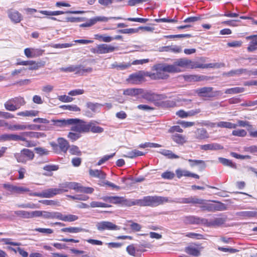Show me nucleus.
<instances>
[{"label": "nucleus", "instance_id": "obj_1", "mask_svg": "<svg viewBox=\"0 0 257 257\" xmlns=\"http://www.w3.org/2000/svg\"><path fill=\"white\" fill-rule=\"evenodd\" d=\"M153 68L156 71V73L149 75V76L153 79H165L169 77V75L165 72L174 73L179 71V68L175 66L162 63L154 65Z\"/></svg>", "mask_w": 257, "mask_h": 257}, {"label": "nucleus", "instance_id": "obj_2", "mask_svg": "<svg viewBox=\"0 0 257 257\" xmlns=\"http://www.w3.org/2000/svg\"><path fill=\"white\" fill-rule=\"evenodd\" d=\"M167 197L147 196L142 199H137V205L140 206L156 207L168 201Z\"/></svg>", "mask_w": 257, "mask_h": 257}, {"label": "nucleus", "instance_id": "obj_3", "mask_svg": "<svg viewBox=\"0 0 257 257\" xmlns=\"http://www.w3.org/2000/svg\"><path fill=\"white\" fill-rule=\"evenodd\" d=\"M89 122L79 118H72L70 131L80 134L89 133Z\"/></svg>", "mask_w": 257, "mask_h": 257}, {"label": "nucleus", "instance_id": "obj_4", "mask_svg": "<svg viewBox=\"0 0 257 257\" xmlns=\"http://www.w3.org/2000/svg\"><path fill=\"white\" fill-rule=\"evenodd\" d=\"M216 204L207 203L205 200H204L203 203L200 206L201 209L203 211L209 212H215L216 211H224L227 209L226 205L221 202H215Z\"/></svg>", "mask_w": 257, "mask_h": 257}, {"label": "nucleus", "instance_id": "obj_5", "mask_svg": "<svg viewBox=\"0 0 257 257\" xmlns=\"http://www.w3.org/2000/svg\"><path fill=\"white\" fill-rule=\"evenodd\" d=\"M67 191L68 190L67 189L50 188L40 193H31L29 194V195L30 196H37L43 198H51L56 195L60 194L63 192Z\"/></svg>", "mask_w": 257, "mask_h": 257}, {"label": "nucleus", "instance_id": "obj_6", "mask_svg": "<svg viewBox=\"0 0 257 257\" xmlns=\"http://www.w3.org/2000/svg\"><path fill=\"white\" fill-rule=\"evenodd\" d=\"M167 202L170 203H176L182 204H202L204 202V199L198 198L196 197L191 196L188 198H179L172 199L168 197Z\"/></svg>", "mask_w": 257, "mask_h": 257}, {"label": "nucleus", "instance_id": "obj_7", "mask_svg": "<svg viewBox=\"0 0 257 257\" xmlns=\"http://www.w3.org/2000/svg\"><path fill=\"white\" fill-rule=\"evenodd\" d=\"M211 87H204L198 88L196 92L200 97H214L221 95L222 93L220 91H212Z\"/></svg>", "mask_w": 257, "mask_h": 257}, {"label": "nucleus", "instance_id": "obj_8", "mask_svg": "<svg viewBox=\"0 0 257 257\" xmlns=\"http://www.w3.org/2000/svg\"><path fill=\"white\" fill-rule=\"evenodd\" d=\"M116 50H117L116 47L106 44H101L97 45L95 48H91L90 51L94 54H103L111 53Z\"/></svg>", "mask_w": 257, "mask_h": 257}, {"label": "nucleus", "instance_id": "obj_9", "mask_svg": "<svg viewBox=\"0 0 257 257\" xmlns=\"http://www.w3.org/2000/svg\"><path fill=\"white\" fill-rule=\"evenodd\" d=\"M120 20L121 17H110L107 18L104 16H98L89 20L87 22L80 25V27H89L95 24L97 22H107L110 19Z\"/></svg>", "mask_w": 257, "mask_h": 257}, {"label": "nucleus", "instance_id": "obj_10", "mask_svg": "<svg viewBox=\"0 0 257 257\" xmlns=\"http://www.w3.org/2000/svg\"><path fill=\"white\" fill-rule=\"evenodd\" d=\"M96 226L97 230L100 231H103L105 230H117L120 229L119 226L108 221H102L97 222Z\"/></svg>", "mask_w": 257, "mask_h": 257}, {"label": "nucleus", "instance_id": "obj_11", "mask_svg": "<svg viewBox=\"0 0 257 257\" xmlns=\"http://www.w3.org/2000/svg\"><path fill=\"white\" fill-rule=\"evenodd\" d=\"M142 94V98L150 102H155L167 97L165 94H157L151 92H143Z\"/></svg>", "mask_w": 257, "mask_h": 257}, {"label": "nucleus", "instance_id": "obj_12", "mask_svg": "<svg viewBox=\"0 0 257 257\" xmlns=\"http://www.w3.org/2000/svg\"><path fill=\"white\" fill-rule=\"evenodd\" d=\"M3 187L6 189L10 191L11 193L16 194H24L26 192H30V190L28 188H26L23 186H15L10 184H4Z\"/></svg>", "mask_w": 257, "mask_h": 257}, {"label": "nucleus", "instance_id": "obj_13", "mask_svg": "<svg viewBox=\"0 0 257 257\" xmlns=\"http://www.w3.org/2000/svg\"><path fill=\"white\" fill-rule=\"evenodd\" d=\"M58 144L52 142L51 143V146L53 149L56 152L57 148L59 147L60 151L64 153H66L69 147V143L68 141L62 138H59L57 140Z\"/></svg>", "mask_w": 257, "mask_h": 257}, {"label": "nucleus", "instance_id": "obj_14", "mask_svg": "<svg viewBox=\"0 0 257 257\" xmlns=\"http://www.w3.org/2000/svg\"><path fill=\"white\" fill-rule=\"evenodd\" d=\"M8 15L11 21L14 23H19L22 20V16L18 11L10 9L8 11Z\"/></svg>", "mask_w": 257, "mask_h": 257}, {"label": "nucleus", "instance_id": "obj_15", "mask_svg": "<svg viewBox=\"0 0 257 257\" xmlns=\"http://www.w3.org/2000/svg\"><path fill=\"white\" fill-rule=\"evenodd\" d=\"M19 140H24V139L16 134H5L0 136V141L1 142H6V141H19Z\"/></svg>", "mask_w": 257, "mask_h": 257}, {"label": "nucleus", "instance_id": "obj_16", "mask_svg": "<svg viewBox=\"0 0 257 257\" xmlns=\"http://www.w3.org/2000/svg\"><path fill=\"white\" fill-rule=\"evenodd\" d=\"M73 72L79 75H83L85 73H90L92 71L91 67H88L85 68V67L82 65H73Z\"/></svg>", "mask_w": 257, "mask_h": 257}, {"label": "nucleus", "instance_id": "obj_17", "mask_svg": "<svg viewBox=\"0 0 257 257\" xmlns=\"http://www.w3.org/2000/svg\"><path fill=\"white\" fill-rule=\"evenodd\" d=\"M225 222V218L222 217L215 218L211 220H208L207 219V223H205V226L207 227L219 226L224 224Z\"/></svg>", "mask_w": 257, "mask_h": 257}, {"label": "nucleus", "instance_id": "obj_18", "mask_svg": "<svg viewBox=\"0 0 257 257\" xmlns=\"http://www.w3.org/2000/svg\"><path fill=\"white\" fill-rule=\"evenodd\" d=\"M40 13L44 14L45 15L47 16H57L61 14H63L65 13H70V14H81L83 13V11H67V12H63L61 11H41Z\"/></svg>", "mask_w": 257, "mask_h": 257}, {"label": "nucleus", "instance_id": "obj_19", "mask_svg": "<svg viewBox=\"0 0 257 257\" xmlns=\"http://www.w3.org/2000/svg\"><path fill=\"white\" fill-rule=\"evenodd\" d=\"M200 149L204 151H217L223 149V147L218 143H211L201 145Z\"/></svg>", "mask_w": 257, "mask_h": 257}, {"label": "nucleus", "instance_id": "obj_20", "mask_svg": "<svg viewBox=\"0 0 257 257\" xmlns=\"http://www.w3.org/2000/svg\"><path fill=\"white\" fill-rule=\"evenodd\" d=\"M176 173L177 177L178 178H180L182 176L185 177H191L196 179H199V176L196 174H194L189 172V171L186 170H182L181 169H178L176 170Z\"/></svg>", "mask_w": 257, "mask_h": 257}, {"label": "nucleus", "instance_id": "obj_21", "mask_svg": "<svg viewBox=\"0 0 257 257\" xmlns=\"http://www.w3.org/2000/svg\"><path fill=\"white\" fill-rule=\"evenodd\" d=\"M246 39L251 40L249 42L247 50L249 52H252L257 49V35L247 36Z\"/></svg>", "mask_w": 257, "mask_h": 257}, {"label": "nucleus", "instance_id": "obj_22", "mask_svg": "<svg viewBox=\"0 0 257 257\" xmlns=\"http://www.w3.org/2000/svg\"><path fill=\"white\" fill-rule=\"evenodd\" d=\"M187 220L191 224H202L205 225L207 223V219L195 216H190L187 217Z\"/></svg>", "mask_w": 257, "mask_h": 257}, {"label": "nucleus", "instance_id": "obj_23", "mask_svg": "<svg viewBox=\"0 0 257 257\" xmlns=\"http://www.w3.org/2000/svg\"><path fill=\"white\" fill-rule=\"evenodd\" d=\"M144 90L141 88H128L123 90V94L125 95L135 96L143 93Z\"/></svg>", "mask_w": 257, "mask_h": 257}, {"label": "nucleus", "instance_id": "obj_24", "mask_svg": "<svg viewBox=\"0 0 257 257\" xmlns=\"http://www.w3.org/2000/svg\"><path fill=\"white\" fill-rule=\"evenodd\" d=\"M54 124L59 127H64L67 125H71L72 118L56 119L53 120Z\"/></svg>", "mask_w": 257, "mask_h": 257}, {"label": "nucleus", "instance_id": "obj_25", "mask_svg": "<svg viewBox=\"0 0 257 257\" xmlns=\"http://www.w3.org/2000/svg\"><path fill=\"white\" fill-rule=\"evenodd\" d=\"M78 217L75 215L68 214L63 215L61 213L59 212L58 219L68 222H72L77 220Z\"/></svg>", "mask_w": 257, "mask_h": 257}, {"label": "nucleus", "instance_id": "obj_26", "mask_svg": "<svg viewBox=\"0 0 257 257\" xmlns=\"http://www.w3.org/2000/svg\"><path fill=\"white\" fill-rule=\"evenodd\" d=\"M46 62L44 61H40L36 62L33 60H30V63L28 64L30 70H37L41 67H43L45 65Z\"/></svg>", "mask_w": 257, "mask_h": 257}, {"label": "nucleus", "instance_id": "obj_27", "mask_svg": "<svg viewBox=\"0 0 257 257\" xmlns=\"http://www.w3.org/2000/svg\"><path fill=\"white\" fill-rule=\"evenodd\" d=\"M249 70L244 68H240L236 70H232L227 73L228 76H239L244 74L248 76Z\"/></svg>", "mask_w": 257, "mask_h": 257}, {"label": "nucleus", "instance_id": "obj_28", "mask_svg": "<svg viewBox=\"0 0 257 257\" xmlns=\"http://www.w3.org/2000/svg\"><path fill=\"white\" fill-rule=\"evenodd\" d=\"M191 63L192 61L186 58H181L177 59L173 65L175 66L176 67L177 66L186 67L189 66Z\"/></svg>", "mask_w": 257, "mask_h": 257}, {"label": "nucleus", "instance_id": "obj_29", "mask_svg": "<svg viewBox=\"0 0 257 257\" xmlns=\"http://www.w3.org/2000/svg\"><path fill=\"white\" fill-rule=\"evenodd\" d=\"M89 175L93 177L98 178L101 179L105 178L106 174L100 170L90 169L89 171Z\"/></svg>", "mask_w": 257, "mask_h": 257}, {"label": "nucleus", "instance_id": "obj_30", "mask_svg": "<svg viewBox=\"0 0 257 257\" xmlns=\"http://www.w3.org/2000/svg\"><path fill=\"white\" fill-rule=\"evenodd\" d=\"M185 251L187 254L195 257L198 256L200 254V250L193 246H188L186 247L185 248Z\"/></svg>", "mask_w": 257, "mask_h": 257}, {"label": "nucleus", "instance_id": "obj_31", "mask_svg": "<svg viewBox=\"0 0 257 257\" xmlns=\"http://www.w3.org/2000/svg\"><path fill=\"white\" fill-rule=\"evenodd\" d=\"M172 140L179 145H183L186 143L185 137L182 135L175 134L171 136Z\"/></svg>", "mask_w": 257, "mask_h": 257}, {"label": "nucleus", "instance_id": "obj_32", "mask_svg": "<svg viewBox=\"0 0 257 257\" xmlns=\"http://www.w3.org/2000/svg\"><path fill=\"white\" fill-rule=\"evenodd\" d=\"M61 232H63L69 233H78L84 231H87V230H86L85 229L77 227H69L63 228L61 229Z\"/></svg>", "mask_w": 257, "mask_h": 257}, {"label": "nucleus", "instance_id": "obj_33", "mask_svg": "<svg viewBox=\"0 0 257 257\" xmlns=\"http://www.w3.org/2000/svg\"><path fill=\"white\" fill-rule=\"evenodd\" d=\"M59 212L42 211V217L44 219H58Z\"/></svg>", "mask_w": 257, "mask_h": 257}, {"label": "nucleus", "instance_id": "obj_34", "mask_svg": "<svg viewBox=\"0 0 257 257\" xmlns=\"http://www.w3.org/2000/svg\"><path fill=\"white\" fill-rule=\"evenodd\" d=\"M237 125L227 121H219L216 123V126L221 128H235Z\"/></svg>", "mask_w": 257, "mask_h": 257}, {"label": "nucleus", "instance_id": "obj_35", "mask_svg": "<svg viewBox=\"0 0 257 257\" xmlns=\"http://www.w3.org/2000/svg\"><path fill=\"white\" fill-rule=\"evenodd\" d=\"M131 66V63H118L115 62L111 65V68H116L117 70H123L127 69Z\"/></svg>", "mask_w": 257, "mask_h": 257}, {"label": "nucleus", "instance_id": "obj_36", "mask_svg": "<svg viewBox=\"0 0 257 257\" xmlns=\"http://www.w3.org/2000/svg\"><path fill=\"white\" fill-rule=\"evenodd\" d=\"M218 160L219 162L224 166H228L233 169H236V165L229 159L219 157L218 158Z\"/></svg>", "mask_w": 257, "mask_h": 257}, {"label": "nucleus", "instance_id": "obj_37", "mask_svg": "<svg viewBox=\"0 0 257 257\" xmlns=\"http://www.w3.org/2000/svg\"><path fill=\"white\" fill-rule=\"evenodd\" d=\"M10 99L18 109L20 108L21 106L24 105L26 103L24 98L20 96L12 98Z\"/></svg>", "mask_w": 257, "mask_h": 257}, {"label": "nucleus", "instance_id": "obj_38", "mask_svg": "<svg viewBox=\"0 0 257 257\" xmlns=\"http://www.w3.org/2000/svg\"><path fill=\"white\" fill-rule=\"evenodd\" d=\"M104 130L102 127L95 125L92 121L89 122V132H91L93 133H101Z\"/></svg>", "mask_w": 257, "mask_h": 257}, {"label": "nucleus", "instance_id": "obj_39", "mask_svg": "<svg viewBox=\"0 0 257 257\" xmlns=\"http://www.w3.org/2000/svg\"><path fill=\"white\" fill-rule=\"evenodd\" d=\"M39 111L35 110H26L19 112L17 113L18 115L23 116H35L38 115Z\"/></svg>", "mask_w": 257, "mask_h": 257}, {"label": "nucleus", "instance_id": "obj_40", "mask_svg": "<svg viewBox=\"0 0 257 257\" xmlns=\"http://www.w3.org/2000/svg\"><path fill=\"white\" fill-rule=\"evenodd\" d=\"M137 199H127L123 197H122V199H121V202L120 203L122 206L128 207L137 205Z\"/></svg>", "mask_w": 257, "mask_h": 257}, {"label": "nucleus", "instance_id": "obj_41", "mask_svg": "<svg viewBox=\"0 0 257 257\" xmlns=\"http://www.w3.org/2000/svg\"><path fill=\"white\" fill-rule=\"evenodd\" d=\"M162 155L166 156L168 159H178L179 156L174 154L171 151L168 150H163L160 152Z\"/></svg>", "mask_w": 257, "mask_h": 257}, {"label": "nucleus", "instance_id": "obj_42", "mask_svg": "<svg viewBox=\"0 0 257 257\" xmlns=\"http://www.w3.org/2000/svg\"><path fill=\"white\" fill-rule=\"evenodd\" d=\"M176 105L175 101L171 100H167L160 102V106L163 108L174 107Z\"/></svg>", "mask_w": 257, "mask_h": 257}, {"label": "nucleus", "instance_id": "obj_43", "mask_svg": "<svg viewBox=\"0 0 257 257\" xmlns=\"http://www.w3.org/2000/svg\"><path fill=\"white\" fill-rule=\"evenodd\" d=\"M244 88L243 87H233L228 88L225 90V93L226 94H237L244 92Z\"/></svg>", "mask_w": 257, "mask_h": 257}, {"label": "nucleus", "instance_id": "obj_44", "mask_svg": "<svg viewBox=\"0 0 257 257\" xmlns=\"http://www.w3.org/2000/svg\"><path fill=\"white\" fill-rule=\"evenodd\" d=\"M196 138L200 140L204 139L208 137L207 133L205 129L198 130L196 133Z\"/></svg>", "mask_w": 257, "mask_h": 257}, {"label": "nucleus", "instance_id": "obj_45", "mask_svg": "<svg viewBox=\"0 0 257 257\" xmlns=\"http://www.w3.org/2000/svg\"><path fill=\"white\" fill-rule=\"evenodd\" d=\"M22 150L25 158L27 159V161L28 160H32L34 159V154L32 151L28 149H23Z\"/></svg>", "mask_w": 257, "mask_h": 257}, {"label": "nucleus", "instance_id": "obj_46", "mask_svg": "<svg viewBox=\"0 0 257 257\" xmlns=\"http://www.w3.org/2000/svg\"><path fill=\"white\" fill-rule=\"evenodd\" d=\"M60 108L64 110H69L72 111H79L80 108L78 107L76 105H63L60 106Z\"/></svg>", "mask_w": 257, "mask_h": 257}, {"label": "nucleus", "instance_id": "obj_47", "mask_svg": "<svg viewBox=\"0 0 257 257\" xmlns=\"http://www.w3.org/2000/svg\"><path fill=\"white\" fill-rule=\"evenodd\" d=\"M5 108L9 111H14L18 109L11 99L8 100L4 104Z\"/></svg>", "mask_w": 257, "mask_h": 257}, {"label": "nucleus", "instance_id": "obj_48", "mask_svg": "<svg viewBox=\"0 0 257 257\" xmlns=\"http://www.w3.org/2000/svg\"><path fill=\"white\" fill-rule=\"evenodd\" d=\"M14 157L19 163H26L27 162V159L25 158L22 150L21 151L20 153H15Z\"/></svg>", "mask_w": 257, "mask_h": 257}, {"label": "nucleus", "instance_id": "obj_49", "mask_svg": "<svg viewBox=\"0 0 257 257\" xmlns=\"http://www.w3.org/2000/svg\"><path fill=\"white\" fill-rule=\"evenodd\" d=\"M94 189L91 187H84L79 184L78 192L91 194L93 192Z\"/></svg>", "mask_w": 257, "mask_h": 257}, {"label": "nucleus", "instance_id": "obj_50", "mask_svg": "<svg viewBox=\"0 0 257 257\" xmlns=\"http://www.w3.org/2000/svg\"><path fill=\"white\" fill-rule=\"evenodd\" d=\"M90 206L92 208H95V207H111V205L105 203H102L98 201H92L90 203Z\"/></svg>", "mask_w": 257, "mask_h": 257}, {"label": "nucleus", "instance_id": "obj_51", "mask_svg": "<svg viewBox=\"0 0 257 257\" xmlns=\"http://www.w3.org/2000/svg\"><path fill=\"white\" fill-rule=\"evenodd\" d=\"M81 137V136L79 133L72 131L69 132L67 135L68 138L72 142L77 140Z\"/></svg>", "mask_w": 257, "mask_h": 257}, {"label": "nucleus", "instance_id": "obj_52", "mask_svg": "<svg viewBox=\"0 0 257 257\" xmlns=\"http://www.w3.org/2000/svg\"><path fill=\"white\" fill-rule=\"evenodd\" d=\"M95 38L96 39H98L101 41L104 42H110L112 41V38L110 36H106L105 35H99L97 34L95 35Z\"/></svg>", "mask_w": 257, "mask_h": 257}, {"label": "nucleus", "instance_id": "obj_53", "mask_svg": "<svg viewBox=\"0 0 257 257\" xmlns=\"http://www.w3.org/2000/svg\"><path fill=\"white\" fill-rule=\"evenodd\" d=\"M188 162L190 163V166L192 167L199 165H202L203 168L206 166L205 162L203 160L189 159Z\"/></svg>", "mask_w": 257, "mask_h": 257}, {"label": "nucleus", "instance_id": "obj_54", "mask_svg": "<svg viewBox=\"0 0 257 257\" xmlns=\"http://www.w3.org/2000/svg\"><path fill=\"white\" fill-rule=\"evenodd\" d=\"M86 107L91 109L93 112H96V108L102 106V104L98 103H93L91 102H88L86 104Z\"/></svg>", "mask_w": 257, "mask_h": 257}, {"label": "nucleus", "instance_id": "obj_55", "mask_svg": "<svg viewBox=\"0 0 257 257\" xmlns=\"http://www.w3.org/2000/svg\"><path fill=\"white\" fill-rule=\"evenodd\" d=\"M35 152L40 156H46L49 153V151L42 147H37L34 149Z\"/></svg>", "mask_w": 257, "mask_h": 257}, {"label": "nucleus", "instance_id": "obj_56", "mask_svg": "<svg viewBox=\"0 0 257 257\" xmlns=\"http://www.w3.org/2000/svg\"><path fill=\"white\" fill-rule=\"evenodd\" d=\"M15 215L24 218H30V212L25 210H18L14 212Z\"/></svg>", "mask_w": 257, "mask_h": 257}, {"label": "nucleus", "instance_id": "obj_57", "mask_svg": "<svg viewBox=\"0 0 257 257\" xmlns=\"http://www.w3.org/2000/svg\"><path fill=\"white\" fill-rule=\"evenodd\" d=\"M240 214L244 217H257V211H245L240 212Z\"/></svg>", "mask_w": 257, "mask_h": 257}, {"label": "nucleus", "instance_id": "obj_58", "mask_svg": "<svg viewBox=\"0 0 257 257\" xmlns=\"http://www.w3.org/2000/svg\"><path fill=\"white\" fill-rule=\"evenodd\" d=\"M85 20V18L83 17H66L65 19V22H70L72 23L83 22Z\"/></svg>", "mask_w": 257, "mask_h": 257}, {"label": "nucleus", "instance_id": "obj_59", "mask_svg": "<svg viewBox=\"0 0 257 257\" xmlns=\"http://www.w3.org/2000/svg\"><path fill=\"white\" fill-rule=\"evenodd\" d=\"M69 152L71 154L73 155H81V152L80 151L79 148L76 146H72L69 149Z\"/></svg>", "mask_w": 257, "mask_h": 257}, {"label": "nucleus", "instance_id": "obj_60", "mask_svg": "<svg viewBox=\"0 0 257 257\" xmlns=\"http://www.w3.org/2000/svg\"><path fill=\"white\" fill-rule=\"evenodd\" d=\"M247 134L246 132L243 129L233 130L232 132V135L234 136L243 137Z\"/></svg>", "mask_w": 257, "mask_h": 257}, {"label": "nucleus", "instance_id": "obj_61", "mask_svg": "<svg viewBox=\"0 0 257 257\" xmlns=\"http://www.w3.org/2000/svg\"><path fill=\"white\" fill-rule=\"evenodd\" d=\"M138 32V29L130 28L126 29L118 30L117 33L121 34H134Z\"/></svg>", "mask_w": 257, "mask_h": 257}, {"label": "nucleus", "instance_id": "obj_62", "mask_svg": "<svg viewBox=\"0 0 257 257\" xmlns=\"http://www.w3.org/2000/svg\"><path fill=\"white\" fill-rule=\"evenodd\" d=\"M128 222L131 223L130 226L131 228L135 231H139L142 228V226L139 223L134 222L132 220H129Z\"/></svg>", "mask_w": 257, "mask_h": 257}, {"label": "nucleus", "instance_id": "obj_63", "mask_svg": "<svg viewBox=\"0 0 257 257\" xmlns=\"http://www.w3.org/2000/svg\"><path fill=\"white\" fill-rule=\"evenodd\" d=\"M115 153H113L109 155H105L101 159L99 160V161L97 163V165L100 166L102 164L104 163L106 161H108L109 159L112 158L114 155Z\"/></svg>", "mask_w": 257, "mask_h": 257}, {"label": "nucleus", "instance_id": "obj_64", "mask_svg": "<svg viewBox=\"0 0 257 257\" xmlns=\"http://www.w3.org/2000/svg\"><path fill=\"white\" fill-rule=\"evenodd\" d=\"M59 169L58 165H47L44 166L43 169L45 171L51 172L57 171Z\"/></svg>", "mask_w": 257, "mask_h": 257}]
</instances>
